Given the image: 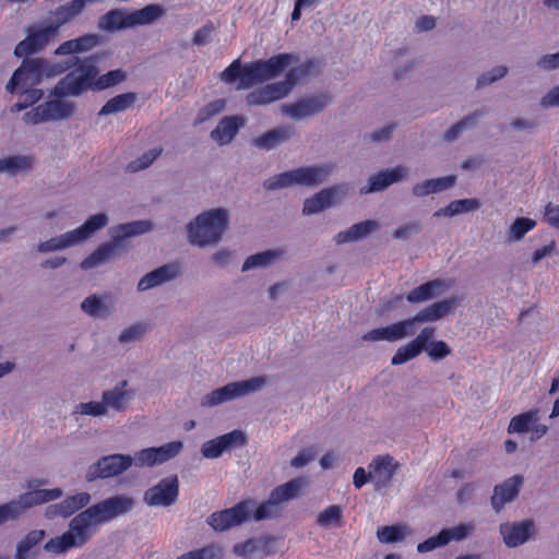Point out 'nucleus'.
Returning <instances> with one entry per match:
<instances>
[{"label":"nucleus","instance_id":"b1692460","mask_svg":"<svg viewBox=\"0 0 559 559\" xmlns=\"http://www.w3.org/2000/svg\"><path fill=\"white\" fill-rule=\"evenodd\" d=\"M409 328V322L401 321L393 323L391 325L384 328H378L369 331L364 340L367 341H399L404 338L405 336L415 334V329Z\"/></svg>","mask_w":559,"mask_h":559},{"label":"nucleus","instance_id":"79ce46f5","mask_svg":"<svg viewBox=\"0 0 559 559\" xmlns=\"http://www.w3.org/2000/svg\"><path fill=\"white\" fill-rule=\"evenodd\" d=\"M183 449L181 441H171L158 448H153L157 465L163 464L177 456Z\"/></svg>","mask_w":559,"mask_h":559},{"label":"nucleus","instance_id":"423d86ee","mask_svg":"<svg viewBox=\"0 0 559 559\" xmlns=\"http://www.w3.org/2000/svg\"><path fill=\"white\" fill-rule=\"evenodd\" d=\"M228 223V213L224 209H214L199 215L194 223L188 225L191 243L199 247L214 245L219 241Z\"/></svg>","mask_w":559,"mask_h":559},{"label":"nucleus","instance_id":"4468645a","mask_svg":"<svg viewBox=\"0 0 559 559\" xmlns=\"http://www.w3.org/2000/svg\"><path fill=\"white\" fill-rule=\"evenodd\" d=\"M133 506L134 501L132 498L121 495L105 499L87 509L99 525L128 513L132 510Z\"/></svg>","mask_w":559,"mask_h":559},{"label":"nucleus","instance_id":"f257e3e1","mask_svg":"<svg viewBox=\"0 0 559 559\" xmlns=\"http://www.w3.org/2000/svg\"><path fill=\"white\" fill-rule=\"evenodd\" d=\"M99 44V36L85 34L74 39L63 41L55 50L57 56H69L66 60L50 63L41 58H25L22 64L14 71L10 88H13L19 80L26 83H37L43 75L57 76L72 68L75 71L68 73L53 87L52 94L58 98L67 96H80L88 90L103 91L118 85L126 79L122 70H111L98 76V68L94 57L80 58L76 53L87 52Z\"/></svg>","mask_w":559,"mask_h":559},{"label":"nucleus","instance_id":"c03bdc74","mask_svg":"<svg viewBox=\"0 0 559 559\" xmlns=\"http://www.w3.org/2000/svg\"><path fill=\"white\" fill-rule=\"evenodd\" d=\"M342 513L343 510L340 506H330L319 513L317 524L322 527H328L330 525L340 526L342 523Z\"/></svg>","mask_w":559,"mask_h":559},{"label":"nucleus","instance_id":"6e6d98bb","mask_svg":"<svg viewBox=\"0 0 559 559\" xmlns=\"http://www.w3.org/2000/svg\"><path fill=\"white\" fill-rule=\"evenodd\" d=\"M215 31V27L211 21L204 24L201 28H199L192 38V43L195 46H202L210 43L211 37Z\"/></svg>","mask_w":559,"mask_h":559},{"label":"nucleus","instance_id":"412c9836","mask_svg":"<svg viewBox=\"0 0 559 559\" xmlns=\"http://www.w3.org/2000/svg\"><path fill=\"white\" fill-rule=\"evenodd\" d=\"M289 94L288 88L282 81L267 84L251 92L247 96V103L251 106L266 105L282 99Z\"/></svg>","mask_w":559,"mask_h":559},{"label":"nucleus","instance_id":"2eb2a0df","mask_svg":"<svg viewBox=\"0 0 559 559\" xmlns=\"http://www.w3.org/2000/svg\"><path fill=\"white\" fill-rule=\"evenodd\" d=\"M179 495V480L176 475L163 478L144 493V502L151 507H169Z\"/></svg>","mask_w":559,"mask_h":559},{"label":"nucleus","instance_id":"6e6552de","mask_svg":"<svg viewBox=\"0 0 559 559\" xmlns=\"http://www.w3.org/2000/svg\"><path fill=\"white\" fill-rule=\"evenodd\" d=\"M334 167V164L300 167L294 170L281 173L266 179L263 183V187L264 189L272 191L287 188L293 185H301L307 187L318 186L331 174Z\"/></svg>","mask_w":559,"mask_h":559},{"label":"nucleus","instance_id":"7c9ffc66","mask_svg":"<svg viewBox=\"0 0 559 559\" xmlns=\"http://www.w3.org/2000/svg\"><path fill=\"white\" fill-rule=\"evenodd\" d=\"M293 133L294 129L292 127H281L261 134L254 139L253 143L259 148L271 150L288 140Z\"/></svg>","mask_w":559,"mask_h":559},{"label":"nucleus","instance_id":"e2e57ef3","mask_svg":"<svg viewBox=\"0 0 559 559\" xmlns=\"http://www.w3.org/2000/svg\"><path fill=\"white\" fill-rule=\"evenodd\" d=\"M197 554L199 559H222L224 555L222 547L217 544H210L197 549Z\"/></svg>","mask_w":559,"mask_h":559},{"label":"nucleus","instance_id":"a18cd8bd","mask_svg":"<svg viewBox=\"0 0 559 559\" xmlns=\"http://www.w3.org/2000/svg\"><path fill=\"white\" fill-rule=\"evenodd\" d=\"M536 226V222L532 218H516L510 227L509 239L521 240L528 231Z\"/></svg>","mask_w":559,"mask_h":559},{"label":"nucleus","instance_id":"473e14b6","mask_svg":"<svg viewBox=\"0 0 559 559\" xmlns=\"http://www.w3.org/2000/svg\"><path fill=\"white\" fill-rule=\"evenodd\" d=\"M90 500L91 496L87 492H80L74 496H70L53 507V513L63 518H68L86 507Z\"/></svg>","mask_w":559,"mask_h":559},{"label":"nucleus","instance_id":"69168bd1","mask_svg":"<svg viewBox=\"0 0 559 559\" xmlns=\"http://www.w3.org/2000/svg\"><path fill=\"white\" fill-rule=\"evenodd\" d=\"M277 542V538L274 536H263L257 540V545L259 546L258 551H261L263 555H272L277 551L275 548V544Z\"/></svg>","mask_w":559,"mask_h":559},{"label":"nucleus","instance_id":"f03ea898","mask_svg":"<svg viewBox=\"0 0 559 559\" xmlns=\"http://www.w3.org/2000/svg\"><path fill=\"white\" fill-rule=\"evenodd\" d=\"M302 487V479L295 478L275 487L269 499L262 502L252 513L254 502L251 499L241 500L229 509L213 512L206 523L215 532H224L230 527L241 525L251 519L257 522L280 516L282 502L296 498Z\"/></svg>","mask_w":559,"mask_h":559},{"label":"nucleus","instance_id":"1a4fd4ad","mask_svg":"<svg viewBox=\"0 0 559 559\" xmlns=\"http://www.w3.org/2000/svg\"><path fill=\"white\" fill-rule=\"evenodd\" d=\"M61 496L62 491L59 488L24 492L17 499L0 504V525L19 519L26 509L53 501Z\"/></svg>","mask_w":559,"mask_h":559},{"label":"nucleus","instance_id":"c756f323","mask_svg":"<svg viewBox=\"0 0 559 559\" xmlns=\"http://www.w3.org/2000/svg\"><path fill=\"white\" fill-rule=\"evenodd\" d=\"M378 228V223L374 221H364L357 224H354L347 230L340 231L334 240L337 245H343L350 241H356L369 235L371 231Z\"/></svg>","mask_w":559,"mask_h":559},{"label":"nucleus","instance_id":"09e8293b","mask_svg":"<svg viewBox=\"0 0 559 559\" xmlns=\"http://www.w3.org/2000/svg\"><path fill=\"white\" fill-rule=\"evenodd\" d=\"M226 102L222 98L215 99L209 104H206L203 108L200 109L195 122L203 123L211 119L212 117L218 115L221 111L225 109Z\"/></svg>","mask_w":559,"mask_h":559},{"label":"nucleus","instance_id":"dca6fc26","mask_svg":"<svg viewBox=\"0 0 559 559\" xmlns=\"http://www.w3.org/2000/svg\"><path fill=\"white\" fill-rule=\"evenodd\" d=\"M58 35L56 27L50 24L45 27H32L25 39L20 41L14 49L16 57H26L28 55L43 50L51 39Z\"/></svg>","mask_w":559,"mask_h":559},{"label":"nucleus","instance_id":"e433bc0d","mask_svg":"<svg viewBox=\"0 0 559 559\" xmlns=\"http://www.w3.org/2000/svg\"><path fill=\"white\" fill-rule=\"evenodd\" d=\"M34 158L32 156H10L0 159V173H8L15 176L20 171L29 170L33 167Z\"/></svg>","mask_w":559,"mask_h":559},{"label":"nucleus","instance_id":"c9c22d12","mask_svg":"<svg viewBox=\"0 0 559 559\" xmlns=\"http://www.w3.org/2000/svg\"><path fill=\"white\" fill-rule=\"evenodd\" d=\"M480 203L476 199H462L455 200L449 203L445 207L439 209L433 215L437 217L441 216H454L461 213H467L479 207Z\"/></svg>","mask_w":559,"mask_h":559},{"label":"nucleus","instance_id":"a878e982","mask_svg":"<svg viewBox=\"0 0 559 559\" xmlns=\"http://www.w3.org/2000/svg\"><path fill=\"white\" fill-rule=\"evenodd\" d=\"M179 274V266L177 264L163 265L143 276L139 284L140 292L147 290L165 282H168Z\"/></svg>","mask_w":559,"mask_h":559},{"label":"nucleus","instance_id":"0eeeda50","mask_svg":"<svg viewBox=\"0 0 559 559\" xmlns=\"http://www.w3.org/2000/svg\"><path fill=\"white\" fill-rule=\"evenodd\" d=\"M150 229L151 223L146 221L131 222L116 226L112 230L111 241L100 245L93 253L84 259L81 262V269L90 270L107 262L121 249V242L126 238L143 234Z\"/></svg>","mask_w":559,"mask_h":559},{"label":"nucleus","instance_id":"f8f14e48","mask_svg":"<svg viewBox=\"0 0 559 559\" xmlns=\"http://www.w3.org/2000/svg\"><path fill=\"white\" fill-rule=\"evenodd\" d=\"M74 111V106L60 99L47 100L24 114L27 124H37L50 120L69 118Z\"/></svg>","mask_w":559,"mask_h":559},{"label":"nucleus","instance_id":"3c124183","mask_svg":"<svg viewBox=\"0 0 559 559\" xmlns=\"http://www.w3.org/2000/svg\"><path fill=\"white\" fill-rule=\"evenodd\" d=\"M449 544V538L447 537V532H439L438 535L432 536L419 543L417 546V551L420 554L429 552L435 550L438 547H442Z\"/></svg>","mask_w":559,"mask_h":559},{"label":"nucleus","instance_id":"c85d7f7f","mask_svg":"<svg viewBox=\"0 0 559 559\" xmlns=\"http://www.w3.org/2000/svg\"><path fill=\"white\" fill-rule=\"evenodd\" d=\"M127 385L128 382L123 380L115 389L105 391L103 393V400L106 404V409L110 407L118 412L126 411L127 405L131 399V392L126 390Z\"/></svg>","mask_w":559,"mask_h":559},{"label":"nucleus","instance_id":"052dcab7","mask_svg":"<svg viewBox=\"0 0 559 559\" xmlns=\"http://www.w3.org/2000/svg\"><path fill=\"white\" fill-rule=\"evenodd\" d=\"M146 331V326L144 324H134L130 328L126 329L119 335V341L121 343H127L131 341L139 340Z\"/></svg>","mask_w":559,"mask_h":559},{"label":"nucleus","instance_id":"680f3d73","mask_svg":"<svg viewBox=\"0 0 559 559\" xmlns=\"http://www.w3.org/2000/svg\"><path fill=\"white\" fill-rule=\"evenodd\" d=\"M134 461L136 466H154L157 465L156 456L153 448H146L135 453Z\"/></svg>","mask_w":559,"mask_h":559},{"label":"nucleus","instance_id":"37998d69","mask_svg":"<svg viewBox=\"0 0 559 559\" xmlns=\"http://www.w3.org/2000/svg\"><path fill=\"white\" fill-rule=\"evenodd\" d=\"M484 115L483 111L476 110L471 116H467L460 120L459 122L454 123L447 132L444 133V140L445 141H453L455 140L464 129L473 127L476 124V121L478 118H480Z\"/></svg>","mask_w":559,"mask_h":559},{"label":"nucleus","instance_id":"f704fd0d","mask_svg":"<svg viewBox=\"0 0 559 559\" xmlns=\"http://www.w3.org/2000/svg\"><path fill=\"white\" fill-rule=\"evenodd\" d=\"M136 100V94L135 93H123L119 94L109 100L102 107L98 115L99 116H108L111 114H117L120 111H124L128 108H130L134 102Z\"/></svg>","mask_w":559,"mask_h":559},{"label":"nucleus","instance_id":"4d7b16f0","mask_svg":"<svg viewBox=\"0 0 559 559\" xmlns=\"http://www.w3.org/2000/svg\"><path fill=\"white\" fill-rule=\"evenodd\" d=\"M79 413L83 415L100 416L107 413L104 400L102 402L81 403L78 406Z\"/></svg>","mask_w":559,"mask_h":559},{"label":"nucleus","instance_id":"ddd939ff","mask_svg":"<svg viewBox=\"0 0 559 559\" xmlns=\"http://www.w3.org/2000/svg\"><path fill=\"white\" fill-rule=\"evenodd\" d=\"M133 463V459L126 454H111L103 456L92 464L86 473V480L94 481L98 478H110L127 471Z\"/></svg>","mask_w":559,"mask_h":559},{"label":"nucleus","instance_id":"6ab92c4d","mask_svg":"<svg viewBox=\"0 0 559 559\" xmlns=\"http://www.w3.org/2000/svg\"><path fill=\"white\" fill-rule=\"evenodd\" d=\"M459 304L460 299L457 297H450L448 299H443L429 305L428 307L417 312L413 318L405 320V322H409L408 330H416V323L433 322L442 319L448 313H450Z\"/></svg>","mask_w":559,"mask_h":559},{"label":"nucleus","instance_id":"4be33fe9","mask_svg":"<svg viewBox=\"0 0 559 559\" xmlns=\"http://www.w3.org/2000/svg\"><path fill=\"white\" fill-rule=\"evenodd\" d=\"M534 532V524L526 520L520 523L500 525V533L508 547H516L524 544Z\"/></svg>","mask_w":559,"mask_h":559},{"label":"nucleus","instance_id":"58836bf2","mask_svg":"<svg viewBox=\"0 0 559 559\" xmlns=\"http://www.w3.org/2000/svg\"><path fill=\"white\" fill-rule=\"evenodd\" d=\"M314 67L316 64L312 60H307L300 66L290 69L286 73L285 80L282 82L285 83L286 87L290 92L296 84L311 74Z\"/></svg>","mask_w":559,"mask_h":559},{"label":"nucleus","instance_id":"ea45409f","mask_svg":"<svg viewBox=\"0 0 559 559\" xmlns=\"http://www.w3.org/2000/svg\"><path fill=\"white\" fill-rule=\"evenodd\" d=\"M537 421V412L530 411L514 416L509 424V433H523L527 432L532 426Z\"/></svg>","mask_w":559,"mask_h":559},{"label":"nucleus","instance_id":"f3484780","mask_svg":"<svg viewBox=\"0 0 559 559\" xmlns=\"http://www.w3.org/2000/svg\"><path fill=\"white\" fill-rule=\"evenodd\" d=\"M331 102V96L324 93L297 100L294 104L284 105L282 112L288 117L300 120L321 112Z\"/></svg>","mask_w":559,"mask_h":559},{"label":"nucleus","instance_id":"9d476101","mask_svg":"<svg viewBox=\"0 0 559 559\" xmlns=\"http://www.w3.org/2000/svg\"><path fill=\"white\" fill-rule=\"evenodd\" d=\"M108 218L105 214L92 215L76 229L43 241L38 245L37 249L40 252H49L71 247L91 237L96 230L106 226Z\"/></svg>","mask_w":559,"mask_h":559},{"label":"nucleus","instance_id":"8fccbe9b","mask_svg":"<svg viewBox=\"0 0 559 559\" xmlns=\"http://www.w3.org/2000/svg\"><path fill=\"white\" fill-rule=\"evenodd\" d=\"M421 350L411 341L408 344L401 346L392 357V365H402L417 357Z\"/></svg>","mask_w":559,"mask_h":559},{"label":"nucleus","instance_id":"aec40b11","mask_svg":"<svg viewBox=\"0 0 559 559\" xmlns=\"http://www.w3.org/2000/svg\"><path fill=\"white\" fill-rule=\"evenodd\" d=\"M523 481L522 475H514L502 484L495 486L490 502L496 512H500L506 503L511 502L518 497Z\"/></svg>","mask_w":559,"mask_h":559},{"label":"nucleus","instance_id":"9b49d317","mask_svg":"<svg viewBox=\"0 0 559 559\" xmlns=\"http://www.w3.org/2000/svg\"><path fill=\"white\" fill-rule=\"evenodd\" d=\"M264 385V377H254L243 381L231 382L204 395L201 400V405L205 407L216 406L224 402L257 392Z\"/></svg>","mask_w":559,"mask_h":559},{"label":"nucleus","instance_id":"603ef678","mask_svg":"<svg viewBox=\"0 0 559 559\" xmlns=\"http://www.w3.org/2000/svg\"><path fill=\"white\" fill-rule=\"evenodd\" d=\"M431 360H441L451 354L450 346L444 341H432L426 348Z\"/></svg>","mask_w":559,"mask_h":559},{"label":"nucleus","instance_id":"de8ad7c7","mask_svg":"<svg viewBox=\"0 0 559 559\" xmlns=\"http://www.w3.org/2000/svg\"><path fill=\"white\" fill-rule=\"evenodd\" d=\"M377 536L381 543L391 544L404 538V527L400 525H386L378 528Z\"/></svg>","mask_w":559,"mask_h":559},{"label":"nucleus","instance_id":"39448f33","mask_svg":"<svg viewBox=\"0 0 559 559\" xmlns=\"http://www.w3.org/2000/svg\"><path fill=\"white\" fill-rule=\"evenodd\" d=\"M96 525L98 523L86 509L71 520L67 532L48 540L44 548L48 552L62 554L71 548L82 547L90 540L92 528Z\"/></svg>","mask_w":559,"mask_h":559},{"label":"nucleus","instance_id":"a211bd4d","mask_svg":"<svg viewBox=\"0 0 559 559\" xmlns=\"http://www.w3.org/2000/svg\"><path fill=\"white\" fill-rule=\"evenodd\" d=\"M247 444V437L241 430H233L203 443L201 453L206 459H217L225 451Z\"/></svg>","mask_w":559,"mask_h":559},{"label":"nucleus","instance_id":"774afa93","mask_svg":"<svg viewBox=\"0 0 559 559\" xmlns=\"http://www.w3.org/2000/svg\"><path fill=\"white\" fill-rule=\"evenodd\" d=\"M540 105L544 108L559 107V85L542 97Z\"/></svg>","mask_w":559,"mask_h":559},{"label":"nucleus","instance_id":"49530a36","mask_svg":"<svg viewBox=\"0 0 559 559\" xmlns=\"http://www.w3.org/2000/svg\"><path fill=\"white\" fill-rule=\"evenodd\" d=\"M162 147L152 148L145 153H143L139 158L130 162L127 166L128 170L131 173H135L142 169L147 168L153 162L162 154Z\"/></svg>","mask_w":559,"mask_h":559},{"label":"nucleus","instance_id":"72a5a7b5","mask_svg":"<svg viewBox=\"0 0 559 559\" xmlns=\"http://www.w3.org/2000/svg\"><path fill=\"white\" fill-rule=\"evenodd\" d=\"M334 198V189H323L304 202L302 212L306 215L318 213L330 206L333 203Z\"/></svg>","mask_w":559,"mask_h":559},{"label":"nucleus","instance_id":"864d4df0","mask_svg":"<svg viewBox=\"0 0 559 559\" xmlns=\"http://www.w3.org/2000/svg\"><path fill=\"white\" fill-rule=\"evenodd\" d=\"M81 308L85 313L96 318L100 316V312L105 307L103 301L96 295H92L84 299Z\"/></svg>","mask_w":559,"mask_h":559},{"label":"nucleus","instance_id":"5fc2aeb1","mask_svg":"<svg viewBox=\"0 0 559 559\" xmlns=\"http://www.w3.org/2000/svg\"><path fill=\"white\" fill-rule=\"evenodd\" d=\"M508 72V69L503 66L493 68L490 72L484 73L477 80V87L489 85L497 80L503 78Z\"/></svg>","mask_w":559,"mask_h":559},{"label":"nucleus","instance_id":"2f4dec72","mask_svg":"<svg viewBox=\"0 0 559 559\" xmlns=\"http://www.w3.org/2000/svg\"><path fill=\"white\" fill-rule=\"evenodd\" d=\"M455 176H445L436 179H427L413 187V194L415 197H425L431 193L444 191L452 187L455 182Z\"/></svg>","mask_w":559,"mask_h":559},{"label":"nucleus","instance_id":"bb28decb","mask_svg":"<svg viewBox=\"0 0 559 559\" xmlns=\"http://www.w3.org/2000/svg\"><path fill=\"white\" fill-rule=\"evenodd\" d=\"M243 126V119L239 116L223 118L217 127L211 132V138L218 144L229 143L237 134L240 127Z\"/></svg>","mask_w":559,"mask_h":559},{"label":"nucleus","instance_id":"bf43d9fd","mask_svg":"<svg viewBox=\"0 0 559 559\" xmlns=\"http://www.w3.org/2000/svg\"><path fill=\"white\" fill-rule=\"evenodd\" d=\"M420 231V224L418 222L407 223L393 231V238L395 239H408L413 235Z\"/></svg>","mask_w":559,"mask_h":559},{"label":"nucleus","instance_id":"338daca9","mask_svg":"<svg viewBox=\"0 0 559 559\" xmlns=\"http://www.w3.org/2000/svg\"><path fill=\"white\" fill-rule=\"evenodd\" d=\"M537 67L551 71L559 68V51L556 53L544 55L537 61Z\"/></svg>","mask_w":559,"mask_h":559},{"label":"nucleus","instance_id":"5701e85b","mask_svg":"<svg viewBox=\"0 0 559 559\" xmlns=\"http://www.w3.org/2000/svg\"><path fill=\"white\" fill-rule=\"evenodd\" d=\"M397 467V462L391 455L378 456L369 465L370 477L377 486H386L392 480Z\"/></svg>","mask_w":559,"mask_h":559},{"label":"nucleus","instance_id":"cd10ccee","mask_svg":"<svg viewBox=\"0 0 559 559\" xmlns=\"http://www.w3.org/2000/svg\"><path fill=\"white\" fill-rule=\"evenodd\" d=\"M405 168L395 167L390 170H382L369 178V186L361 189V192L369 193L374 191H381L390 185L397 182L403 178Z\"/></svg>","mask_w":559,"mask_h":559},{"label":"nucleus","instance_id":"0e129e2a","mask_svg":"<svg viewBox=\"0 0 559 559\" xmlns=\"http://www.w3.org/2000/svg\"><path fill=\"white\" fill-rule=\"evenodd\" d=\"M544 221L551 227L559 229V204L549 202L545 206Z\"/></svg>","mask_w":559,"mask_h":559},{"label":"nucleus","instance_id":"13d9d810","mask_svg":"<svg viewBox=\"0 0 559 559\" xmlns=\"http://www.w3.org/2000/svg\"><path fill=\"white\" fill-rule=\"evenodd\" d=\"M474 530L472 524H459L452 528H443L442 532H447L449 543L451 540H463Z\"/></svg>","mask_w":559,"mask_h":559},{"label":"nucleus","instance_id":"20e7f679","mask_svg":"<svg viewBox=\"0 0 559 559\" xmlns=\"http://www.w3.org/2000/svg\"><path fill=\"white\" fill-rule=\"evenodd\" d=\"M164 14L165 9L160 4H148L132 12H127L122 9H112L99 19L98 28L106 32H116L139 25H148Z\"/></svg>","mask_w":559,"mask_h":559},{"label":"nucleus","instance_id":"7ed1b4c3","mask_svg":"<svg viewBox=\"0 0 559 559\" xmlns=\"http://www.w3.org/2000/svg\"><path fill=\"white\" fill-rule=\"evenodd\" d=\"M297 60L298 58L295 55L287 52L275 55L266 60L248 62L243 66L240 59H236L221 73V80L227 84L239 80V88L247 90L278 76L289 64Z\"/></svg>","mask_w":559,"mask_h":559},{"label":"nucleus","instance_id":"4c0bfd02","mask_svg":"<svg viewBox=\"0 0 559 559\" xmlns=\"http://www.w3.org/2000/svg\"><path fill=\"white\" fill-rule=\"evenodd\" d=\"M440 281H429L411 290L407 294L406 299L413 304L426 301L428 299H431L437 294V290L440 288Z\"/></svg>","mask_w":559,"mask_h":559},{"label":"nucleus","instance_id":"a19ab883","mask_svg":"<svg viewBox=\"0 0 559 559\" xmlns=\"http://www.w3.org/2000/svg\"><path fill=\"white\" fill-rule=\"evenodd\" d=\"M282 254L277 250H266L257 254H252L245 261L242 271H248L258 266H266L271 264L277 257Z\"/></svg>","mask_w":559,"mask_h":559},{"label":"nucleus","instance_id":"393cba45","mask_svg":"<svg viewBox=\"0 0 559 559\" xmlns=\"http://www.w3.org/2000/svg\"><path fill=\"white\" fill-rule=\"evenodd\" d=\"M44 76L48 78L47 75H43L40 79H43ZM13 79V76L11 78ZM12 80L9 81V83L7 84V90L10 92V93H14V92H17L20 90H22V93H21V99L19 103H16L15 105L12 106V111H21L32 105H34L36 102H38L44 93L39 88H33V86L37 85L40 83L41 80H39L37 83H26L24 82V80H19V83L13 87V88H10V83H11Z\"/></svg>","mask_w":559,"mask_h":559}]
</instances>
